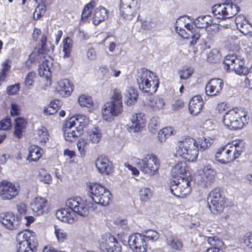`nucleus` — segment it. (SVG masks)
Segmentation results:
<instances>
[{"mask_svg":"<svg viewBox=\"0 0 252 252\" xmlns=\"http://www.w3.org/2000/svg\"><path fill=\"white\" fill-rule=\"evenodd\" d=\"M193 20L194 25L197 28H207L213 23L212 17L208 15L199 16L194 20L186 15L180 16L177 19L175 24L176 32L183 38H191L192 40L190 43L192 45L196 44L200 37L198 30L190 24V22Z\"/></svg>","mask_w":252,"mask_h":252,"instance_id":"1","label":"nucleus"},{"mask_svg":"<svg viewBox=\"0 0 252 252\" xmlns=\"http://www.w3.org/2000/svg\"><path fill=\"white\" fill-rule=\"evenodd\" d=\"M46 41V37L42 35L40 39V48L30 54L26 62L25 66L27 69H30L32 63L41 61L42 63L40 64L38 67L39 74L40 76H45L48 78L51 74L53 60L49 56L52 52V49L48 48Z\"/></svg>","mask_w":252,"mask_h":252,"instance_id":"2","label":"nucleus"},{"mask_svg":"<svg viewBox=\"0 0 252 252\" xmlns=\"http://www.w3.org/2000/svg\"><path fill=\"white\" fill-rule=\"evenodd\" d=\"M245 143L243 140H233L220 147L214 156L215 159L222 164H226L238 158L243 153Z\"/></svg>","mask_w":252,"mask_h":252,"instance_id":"3","label":"nucleus"},{"mask_svg":"<svg viewBox=\"0 0 252 252\" xmlns=\"http://www.w3.org/2000/svg\"><path fill=\"white\" fill-rule=\"evenodd\" d=\"M139 89L150 94L155 93L159 86V79L154 73L145 68H141L136 75Z\"/></svg>","mask_w":252,"mask_h":252,"instance_id":"4","label":"nucleus"},{"mask_svg":"<svg viewBox=\"0 0 252 252\" xmlns=\"http://www.w3.org/2000/svg\"><path fill=\"white\" fill-rule=\"evenodd\" d=\"M249 118L248 112L245 110L233 108L225 113L223 122L229 129H240L248 123Z\"/></svg>","mask_w":252,"mask_h":252,"instance_id":"5","label":"nucleus"},{"mask_svg":"<svg viewBox=\"0 0 252 252\" xmlns=\"http://www.w3.org/2000/svg\"><path fill=\"white\" fill-rule=\"evenodd\" d=\"M196 144V140L193 138L186 137L177 143L176 147L177 155L189 162L195 161L197 158L199 150Z\"/></svg>","mask_w":252,"mask_h":252,"instance_id":"6","label":"nucleus"},{"mask_svg":"<svg viewBox=\"0 0 252 252\" xmlns=\"http://www.w3.org/2000/svg\"><path fill=\"white\" fill-rule=\"evenodd\" d=\"M241 0H226L224 3L217 4L212 8V14L220 20L231 18L239 11L237 4Z\"/></svg>","mask_w":252,"mask_h":252,"instance_id":"7","label":"nucleus"},{"mask_svg":"<svg viewBox=\"0 0 252 252\" xmlns=\"http://www.w3.org/2000/svg\"><path fill=\"white\" fill-rule=\"evenodd\" d=\"M16 252H36L37 239L35 234L30 230L19 232L16 236Z\"/></svg>","mask_w":252,"mask_h":252,"instance_id":"8","label":"nucleus"},{"mask_svg":"<svg viewBox=\"0 0 252 252\" xmlns=\"http://www.w3.org/2000/svg\"><path fill=\"white\" fill-rule=\"evenodd\" d=\"M66 206L74 213L81 217H86L89 214L90 210L94 211L96 209V203L88 200H84L79 196L68 199L66 201Z\"/></svg>","mask_w":252,"mask_h":252,"instance_id":"9","label":"nucleus"},{"mask_svg":"<svg viewBox=\"0 0 252 252\" xmlns=\"http://www.w3.org/2000/svg\"><path fill=\"white\" fill-rule=\"evenodd\" d=\"M136 165L139 170L147 177L156 174L160 167V161L156 155L148 154L143 159H138Z\"/></svg>","mask_w":252,"mask_h":252,"instance_id":"10","label":"nucleus"},{"mask_svg":"<svg viewBox=\"0 0 252 252\" xmlns=\"http://www.w3.org/2000/svg\"><path fill=\"white\" fill-rule=\"evenodd\" d=\"M88 195L92 200V203L105 206L110 201L111 193L108 189L99 184H90L88 186Z\"/></svg>","mask_w":252,"mask_h":252,"instance_id":"11","label":"nucleus"},{"mask_svg":"<svg viewBox=\"0 0 252 252\" xmlns=\"http://www.w3.org/2000/svg\"><path fill=\"white\" fill-rule=\"evenodd\" d=\"M190 181L189 178L180 177L170 182V192L177 197H185L191 191Z\"/></svg>","mask_w":252,"mask_h":252,"instance_id":"12","label":"nucleus"},{"mask_svg":"<svg viewBox=\"0 0 252 252\" xmlns=\"http://www.w3.org/2000/svg\"><path fill=\"white\" fill-rule=\"evenodd\" d=\"M207 200L209 209L213 214L221 213L225 206V198L221 194L219 188H215L210 192Z\"/></svg>","mask_w":252,"mask_h":252,"instance_id":"13","label":"nucleus"},{"mask_svg":"<svg viewBox=\"0 0 252 252\" xmlns=\"http://www.w3.org/2000/svg\"><path fill=\"white\" fill-rule=\"evenodd\" d=\"M99 246L103 252H120L122 250L121 244L110 234L102 235L99 240Z\"/></svg>","mask_w":252,"mask_h":252,"instance_id":"14","label":"nucleus"},{"mask_svg":"<svg viewBox=\"0 0 252 252\" xmlns=\"http://www.w3.org/2000/svg\"><path fill=\"white\" fill-rule=\"evenodd\" d=\"M123 112V106L111 101L107 102L103 106L101 113L103 120L110 122Z\"/></svg>","mask_w":252,"mask_h":252,"instance_id":"15","label":"nucleus"},{"mask_svg":"<svg viewBox=\"0 0 252 252\" xmlns=\"http://www.w3.org/2000/svg\"><path fill=\"white\" fill-rule=\"evenodd\" d=\"M128 243L130 248L134 252H146L148 247L144 236L139 233H134L130 235Z\"/></svg>","mask_w":252,"mask_h":252,"instance_id":"16","label":"nucleus"},{"mask_svg":"<svg viewBox=\"0 0 252 252\" xmlns=\"http://www.w3.org/2000/svg\"><path fill=\"white\" fill-rule=\"evenodd\" d=\"M139 8L137 1L135 0H121L120 12L124 18L130 20L132 19L135 11Z\"/></svg>","mask_w":252,"mask_h":252,"instance_id":"17","label":"nucleus"},{"mask_svg":"<svg viewBox=\"0 0 252 252\" xmlns=\"http://www.w3.org/2000/svg\"><path fill=\"white\" fill-rule=\"evenodd\" d=\"M1 199L3 200H11L14 198L19 193V186L3 180L1 182Z\"/></svg>","mask_w":252,"mask_h":252,"instance_id":"18","label":"nucleus"},{"mask_svg":"<svg viewBox=\"0 0 252 252\" xmlns=\"http://www.w3.org/2000/svg\"><path fill=\"white\" fill-rule=\"evenodd\" d=\"M64 136L66 141H73L83 133V130L74 125V122L68 120L63 127Z\"/></svg>","mask_w":252,"mask_h":252,"instance_id":"19","label":"nucleus"},{"mask_svg":"<svg viewBox=\"0 0 252 252\" xmlns=\"http://www.w3.org/2000/svg\"><path fill=\"white\" fill-rule=\"evenodd\" d=\"M216 174V171L214 169L208 166L204 167L200 175L199 184L205 188L210 186L215 181Z\"/></svg>","mask_w":252,"mask_h":252,"instance_id":"20","label":"nucleus"},{"mask_svg":"<svg viewBox=\"0 0 252 252\" xmlns=\"http://www.w3.org/2000/svg\"><path fill=\"white\" fill-rule=\"evenodd\" d=\"M223 86V82L221 79H211L206 85L205 93L208 96H216L220 93Z\"/></svg>","mask_w":252,"mask_h":252,"instance_id":"21","label":"nucleus"},{"mask_svg":"<svg viewBox=\"0 0 252 252\" xmlns=\"http://www.w3.org/2000/svg\"><path fill=\"white\" fill-rule=\"evenodd\" d=\"M0 221L7 229L9 230L16 229L19 225L18 218L11 212L0 215Z\"/></svg>","mask_w":252,"mask_h":252,"instance_id":"22","label":"nucleus"},{"mask_svg":"<svg viewBox=\"0 0 252 252\" xmlns=\"http://www.w3.org/2000/svg\"><path fill=\"white\" fill-rule=\"evenodd\" d=\"M31 208L37 215H42L48 210L47 201L43 197H36L31 204Z\"/></svg>","mask_w":252,"mask_h":252,"instance_id":"23","label":"nucleus"},{"mask_svg":"<svg viewBox=\"0 0 252 252\" xmlns=\"http://www.w3.org/2000/svg\"><path fill=\"white\" fill-rule=\"evenodd\" d=\"M95 166L98 171L107 175L112 172V163L107 158L101 155L99 156L95 161Z\"/></svg>","mask_w":252,"mask_h":252,"instance_id":"24","label":"nucleus"},{"mask_svg":"<svg viewBox=\"0 0 252 252\" xmlns=\"http://www.w3.org/2000/svg\"><path fill=\"white\" fill-rule=\"evenodd\" d=\"M145 119L143 113L136 114L133 115L131 118V121L128 126L133 132H137L145 126Z\"/></svg>","mask_w":252,"mask_h":252,"instance_id":"25","label":"nucleus"},{"mask_svg":"<svg viewBox=\"0 0 252 252\" xmlns=\"http://www.w3.org/2000/svg\"><path fill=\"white\" fill-rule=\"evenodd\" d=\"M235 22L238 30L244 35L252 33V25L243 16H237Z\"/></svg>","mask_w":252,"mask_h":252,"instance_id":"26","label":"nucleus"},{"mask_svg":"<svg viewBox=\"0 0 252 252\" xmlns=\"http://www.w3.org/2000/svg\"><path fill=\"white\" fill-rule=\"evenodd\" d=\"M56 216L59 220L68 223H72L74 220V214L68 207L58 210Z\"/></svg>","mask_w":252,"mask_h":252,"instance_id":"27","label":"nucleus"},{"mask_svg":"<svg viewBox=\"0 0 252 252\" xmlns=\"http://www.w3.org/2000/svg\"><path fill=\"white\" fill-rule=\"evenodd\" d=\"M203 107L202 97L195 95L192 97L189 103V109L190 113L193 116L197 115Z\"/></svg>","mask_w":252,"mask_h":252,"instance_id":"28","label":"nucleus"},{"mask_svg":"<svg viewBox=\"0 0 252 252\" xmlns=\"http://www.w3.org/2000/svg\"><path fill=\"white\" fill-rule=\"evenodd\" d=\"M108 16V10L104 7L100 6L94 9L93 15V23L98 25L105 20Z\"/></svg>","mask_w":252,"mask_h":252,"instance_id":"29","label":"nucleus"},{"mask_svg":"<svg viewBox=\"0 0 252 252\" xmlns=\"http://www.w3.org/2000/svg\"><path fill=\"white\" fill-rule=\"evenodd\" d=\"M57 89L63 97L68 96L73 91L72 85L67 79H62L58 83Z\"/></svg>","mask_w":252,"mask_h":252,"instance_id":"30","label":"nucleus"},{"mask_svg":"<svg viewBox=\"0 0 252 252\" xmlns=\"http://www.w3.org/2000/svg\"><path fill=\"white\" fill-rule=\"evenodd\" d=\"M166 243L168 248L173 251H181L183 248L182 241L176 235H171L167 237Z\"/></svg>","mask_w":252,"mask_h":252,"instance_id":"31","label":"nucleus"},{"mask_svg":"<svg viewBox=\"0 0 252 252\" xmlns=\"http://www.w3.org/2000/svg\"><path fill=\"white\" fill-rule=\"evenodd\" d=\"M125 102L127 105L133 104L137 100L138 94L133 87H127L125 92Z\"/></svg>","mask_w":252,"mask_h":252,"instance_id":"32","label":"nucleus"},{"mask_svg":"<svg viewBox=\"0 0 252 252\" xmlns=\"http://www.w3.org/2000/svg\"><path fill=\"white\" fill-rule=\"evenodd\" d=\"M186 164L184 161L177 163L172 167L171 174L172 176L175 179L182 177L186 173Z\"/></svg>","mask_w":252,"mask_h":252,"instance_id":"33","label":"nucleus"},{"mask_svg":"<svg viewBox=\"0 0 252 252\" xmlns=\"http://www.w3.org/2000/svg\"><path fill=\"white\" fill-rule=\"evenodd\" d=\"M28 159L31 161H35L38 160L42 156L43 150L35 145H31L29 148Z\"/></svg>","mask_w":252,"mask_h":252,"instance_id":"34","label":"nucleus"},{"mask_svg":"<svg viewBox=\"0 0 252 252\" xmlns=\"http://www.w3.org/2000/svg\"><path fill=\"white\" fill-rule=\"evenodd\" d=\"M68 120L73 121L74 125L78 127V128H80L82 130H83V128L89 123L88 118L82 115H76L75 117H71Z\"/></svg>","mask_w":252,"mask_h":252,"instance_id":"35","label":"nucleus"},{"mask_svg":"<svg viewBox=\"0 0 252 252\" xmlns=\"http://www.w3.org/2000/svg\"><path fill=\"white\" fill-rule=\"evenodd\" d=\"M15 125L14 127V135L18 138H20L26 127V122L22 118H18L15 120Z\"/></svg>","mask_w":252,"mask_h":252,"instance_id":"36","label":"nucleus"},{"mask_svg":"<svg viewBox=\"0 0 252 252\" xmlns=\"http://www.w3.org/2000/svg\"><path fill=\"white\" fill-rule=\"evenodd\" d=\"M37 139L40 144L42 145H45L47 142L49 140V134L46 128L44 126H41L36 130Z\"/></svg>","mask_w":252,"mask_h":252,"instance_id":"37","label":"nucleus"},{"mask_svg":"<svg viewBox=\"0 0 252 252\" xmlns=\"http://www.w3.org/2000/svg\"><path fill=\"white\" fill-rule=\"evenodd\" d=\"M88 138L93 143H97L101 138L102 132L97 127H93L88 132Z\"/></svg>","mask_w":252,"mask_h":252,"instance_id":"38","label":"nucleus"},{"mask_svg":"<svg viewBox=\"0 0 252 252\" xmlns=\"http://www.w3.org/2000/svg\"><path fill=\"white\" fill-rule=\"evenodd\" d=\"M164 105V101L162 98L156 96L150 97L149 105L154 111H158L162 109Z\"/></svg>","mask_w":252,"mask_h":252,"instance_id":"39","label":"nucleus"},{"mask_svg":"<svg viewBox=\"0 0 252 252\" xmlns=\"http://www.w3.org/2000/svg\"><path fill=\"white\" fill-rule=\"evenodd\" d=\"M238 60L240 63L234 62V65L232 66L234 67V68H228V69L234 70L236 74L240 75L246 74L248 69L244 66V61L241 58H238Z\"/></svg>","mask_w":252,"mask_h":252,"instance_id":"40","label":"nucleus"},{"mask_svg":"<svg viewBox=\"0 0 252 252\" xmlns=\"http://www.w3.org/2000/svg\"><path fill=\"white\" fill-rule=\"evenodd\" d=\"M144 237V239L147 241V244L149 245V243H154L156 242L159 238L158 233L154 230H148L145 231L143 234H142Z\"/></svg>","mask_w":252,"mask_h":252,"instance_id":"41","label":"nucleus"},{"mask_svg":"<svg viewBox=\"0 0 252 252\" xmlns=\"http://www.w3.org/2000/svg\"><path fill=\"white\" fill-rule=\"evenodd\" d=\"M11 65L8 60H5L1 63V69L0 70V84L5 81V79Z\"/></svg>","mask_w":252,"mask_h":252,"instance_id":"42","label":"nucleus"},{"mask_svg":"<svg viewBox=\"0 0 252 252\" xmlns=\"http://www.w3.org/2000/svg\"><path fill=\"white\" fill-rule=\"evenodd\" d=\"M172 133L173 128L171 127H164L161 129L158 133V139L160 143H164L166 139L170 136Z\"/></svg>","mask_w":252,"mask_h":252,"instance_id":"43","label":"nucleus"},{"mask_svg":"<svg viewBox=\"0 0 252 252\" xmlns=\"http://www.w3.org/2000/svg\"><path fill=\"white\" fill-rule=\"evenodd\" d=\"M95 5V2L93 0H92L85 6L81 15L82 21H86L88 20L91 15V10L94 8Z\"/></svg>","mask_w":252,"mask_h":252,"instance_id":"44","label":"nucleus"},{"mask_svg":"<svg viewBox=\"0 0 252 252\" xmlns=\"http://www.w3.org/2000/svg\"><path fill=\"white\" fill-rule=\"evenodd\" d=\"M139 195L141 201L146 202L151 198L153 193L150 188L143 187L139 190Z\"/></svg>","mask_w":252,"mask_h":252,"instance_id":"45","label":"nucleus"},{"mask_svg":"<svg viewBox=\"0 0 252 252\" xmlns=\"http://www.w3.org/2000/svg\"><path fill=\"white\" fill-rule=\"evenodd\" d=\"M63 52H64L63 57L68 58L70 56L72 49V40L69 37H66L65 39H63Z\"/></svg>","mask_w":252,"mask_h":252,"instance_id":"46","label":"nucleus"},{"mask_svg":"<svg viewBox=\"0 0 252 252\" xmlns=\"http://www.w3.org/2000/svg\"><path fill=\"white\" fill-rule=\"evenodd\" d=\"M234 62H236L237 63H240L239 62L238 57H237L236 55H228L225 57L224 60V63L226 67V69L227 70L228 68H234V66H233V63Z\"/></svg>","mask_w":252,"mask_h":252,"instance_id":"47","label":"nucleus"},{"mask_svg":"<svg viewBox=\"0 0 252 252\" xmlns=\"http://www.w3.org/2000/svg\"><path fill=\"white\" fill-rule=\"evenodd\" d=\"M79 104L83 107H90L93 104L92 98L86 94H82L78 98Z\"/></svg>","mask_w":252,"mask_h":252,"instance_id":"48","label":"nucleus"},{"mask_svg":"<svg viewBox=\"0 0 252 252\" xmlns=\"http://www.w3.org/2000/svg\"><path fill=\"white\" fill-rule=\"evenodd\" d=\"M211 140L209 137H200L196 140V146L198 147L199 150L203 151L211 145Z\"/></svg>","mask_w":252,"mask_h":252,"instance_id":"49","label":"nucleus"},{"mask_svg":"<svg viewBox=\"0 0 252 252\" xmlns=\"http://www.w3.org/2000/svg\"><path fill=\"white\" fill-rule=\"evenodd\" d=\"M110 101L116 103L120 105L123 106L122 94L120 89H115L114 90Z\"/></svg>","mask_w":252,"mask_h":252,"instance_id":"50","label":"nucleus"},{"mask_svg":"<svg viewBox=\"0 0 252 252\" xmlns=\"http://www.w3.org/2000/svg\"><path fill=\"white\" fill-rule=\"evenodd\" d=\"M160 126L159 119L158 117H153L149 123L148 128L150 131L154 133L158 129Z\"/></svg>","mask_w":252,"mask_h":252,"instance_id":"51","label":"nucleus"},{"mask_svg":"<svg viewBox=\"0 0 252 252\" xmlns=\"http://www.w3.org/2000/svg\"><path fill=\"white\" fill-rule=\"evenodd\" d=\"M35 76L36 73L33 71L29 72L26 76L25 78V84L29 89H31Z\"/></svg>","mask_w":252,"mask_h":252,"instance_id":"52","label":"nucleus"},{"mask_svg":"<svg viewBox=\"0 0 252 252\" xmlns=\"http://www.w3.org/2000/svg\"><path fill=\"white\" fill-rule=\"evenodd\" d=\"M193 72V69L192 67H184L180 71V77L181 79H187Z\"/></svg>","mask_w":252,"mask_h":252,"instance_id":"53","label":"nucleus"},{"mask_svg":"<svg viewBox=\"0 0 252 252\" xmlns=\"http://www.w3.org/2000/svg\"><path fill=\"white\" fill-rule=\"evenodd\" d=\"M55 234L59 242H63L67 238L66 233L64 230L61 229H57L55 227Z\"/></svg>","mask_w":252,"mask_h":252,"instance_id":"54","label":"nucleus"},{"mask_svg":"<svg viewBox=\"0 0 252 252\" xmlns=\"http://www.w3.org/2000/svg\"><path fill=\"white\" fill-rule=\"evenodd\" d=\"M246 77L244 80V83L247 88L252 89V66L250 69L248 73H246Z\"/></svg>","mask_w":252,"mask_h":252,"instance_id":"55","label":"nucleus"},{"mask_svg":"<svg viewBox=\"0 0 252 252\" xmlns=\"http://www.w3.org/2000/svg\"><path fill=\"white\" fill-rule=\"evenodd\" d=\"M11 127L10 118L6 117L0 121V130H7Z\"/></svg>","mask_w":252,"mask_h":252,"instance_id":"56","label":"nucleus"},{"mask_svg":"<svg viewBox=\"0 0 252 252\" xmlns=\"http://www.w3.org/2000/svg\"><path fill=\"white\" fill-rule=\"evenodd\" d=\"M243 244L252 250V233H247L243 239Z\"/></svg>","mask_w":252,"mask_h":252,"instance_id":"57","label":"nucleus"},{"mask_svg":"<svg viewBox=\"0 0 252 252\" xmlns=\"http://www.w3.org/2000/svg\"><path fill=\"white\" fill-rule=\"evenodd\" d=\"M206 240L209 244L214 247L220 246V244L221 243V242L219 240L218 238L215 236L207 237H206Z\"/></svg>","mask_w":252,"mask_h":252,"instance_id":"58","label":"nucleus"},{"mask_svg":"<svg viewBox=\"0 0 252 252\" xmlns=\"http://www.w3.org/2000/svg\"><path fill=\"white\" fill-rule=\"evenodd\" d=\"M109 74L111 76L117 78L119 77L121 73V70L117 67L114 65H110L109 69Z\"/></svg>","mask_w":252,"mask_h":252,"instance_id":"59","label":"nucleus"},{"mask_svg":"<svg viewBox=\"0 0 252 252\" xmlns=\"http://www.w3.org/2000/svg\"><path fill=\"white\" fill-rule=\"evenodd\" d=\"M20 107L16 103H11L10 114L12 116H18L20 114Z\"/></svg>","mask_w":252,"mask_h":252,"instance_id":"60","label":"nucleus"},{"mask_svg":"<svg viewBox=\"0 0 252 252\" xmlns=\"http://www.w3.org/2000/svg\"><path fill=\"white\" fill-rule=\"evenodd\" d=\"M19 89L18 84L11 85L7 88V92L9 95H14L17 93Z\"/></svg>","mask_w":252,"mask_h":252,"instance_id":"61","label":"nucleus"},{"mask_svg":"<svg viewBox=\"0 0 252 252\" xmlns=\"http://www.w3.org/2000/svg\"><path fill=\"white\" fill-rule=\"evenodd\" d=\"M156 25V24L153 21H144L142 24V27L145 30L149 31L152 29Z\"/></svg>","mask_w":252,"mask_h":252,"instance_id":"62","label":"nucleus"},{"mask_svg":"<svg viewBox=\"0 0 252 252\" xmlns=\"http://www.w3.org/2000/svg\"><path fill=\"white\" fill-rule=\"evenodd\" d=\"M116 223L118 226H120L123 229L127 230L128 225L127 223V220L125 219H117L116 220Z\"/></svg>","mask_w":252,"mask_h":252,"instance_id":"63","label":"nucleus"},{"mask_svg":"<svg viewBox=\"0 0 252 252\" xmlns=\"http://www.w3.org/2000/svg\"><path fill=\"white\" fill-rule=\"evenodd\" d=\"M87 58L91 60H94L96 59V55L94 48L91 47L88 50L87 53Z\"/></svg>","mask_w":252,"mask_h":252,"instance_id":"64","label":"nucleus"}]
</instances>
